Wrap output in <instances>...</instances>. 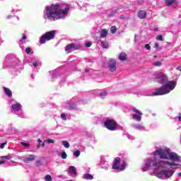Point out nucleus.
I'll list each match as a JSON object with an SVG mask.
<instances>
[{
	"instance_id": "1",
	"label": "nucleus",
	"mask_w": 181,
	"mask_h": 181,
	"mask_svg": "<svg viewBox=\"0 0 181 181\" xmlns=\"http://www.w3.org/2000/svg\"><path fill=\"white\" fill-rule=\"evenodd\" d=\"M70 11V8L67 7L62 9L59 4H52L50 6L46 7V16L47 19L52 21H59V19H64L67 12Z\"/></svg>"
},
{
	"instance_id": "2",
	"label": "nucleus",
	"mask_w": 181,
	"mask_h": 181,
	"mask_svg": "<svg viewBox=\"0 0 181 181\" xmlns=\"http://www.w3.org/2000/svg\"><path fill=\"white\" fill-rule=\"evenodd\" d=\"M153 166H156L158 169L162 168H168L169 166L170 169H177L181 167V161L180 159H168V161H158V160H153Z\"/></svg>"
},
{
	"instance_id": "3",
	"label": "nucleus",
	"mask_w": 181,
	"mask_h": 181,
	"mask_svg": "<svg viewBox=\"0 0 181 181\" xmlns=\"http://www.w3.org/2000/svg\"><path fill=\"white\" fill-rule=\"evenodd\" d=\"M153 156H159L160 159H180V156L175 152H170V148H159L152 153ZM169 156V158H168Z\"/></svg>"
},
{
	"instance_id": "4",
	"label": "nucleus",
	"mask_w": 181,
	"mask_h": 181,
	"mask_svg": "<svg viewBox=\"0 0 181 181\" xmlns=\"http://www.w3.org/2000/svg\"><path fill=\"white\" fill-rule=\"evenodd\" d=\"M176 87V83L175 81H170L168 83L162 86L160 88H157L153 95H165V94H169L172 90Z\"/></svg>"
},
{
	"instance_id": "5",
	"label": "nucleus",
	"mask_w": 181,
	"mask_h": 181,
	"mask_svg": "<svg viewBox=\"0 0 181 181\" xmlns=\"http://www.w3.org/2000/svg\"><path fill=\"white\" fill-rule=\"evenodd\" d=\"M54 36H56V30H53L45 33L40 39L41 44L43 45L46 43V40H52V39H54Z\"/></svg>"
},
{
	"instance_id": "6",
	"label": "nucleus",
	"mask_w": 181,
	"mask_h": 181,
	"mask_svg": "<svg viewBox=\"0 0 181 181\" xmlns=\"http://www.w3.org/2000/svg\"><path fill=\"white\" fill-rule=\"evenodd\" d=\"M105 128L109 129V131H117L118 129V124L115 122V120L110 119L109 118L106 119L104 122Z\"/></svg>"
},
{
	"instance_id": "7",
	"label": "nucleus",
	"mask_w": 181,
	"mask_h": 181,
	"mask_svg": "<svg viewBox=\"0 0 181 181\" xmlns=\"http://www.w3.org/2000/svg\"><path fill=\"white\" fill-rule=\"evenodd\" d=\"M112 169H117L118 170H124L127 168V163L125 161L121 165V161L119 160H115L112 164Z\"/></svg>"
},
{
	"instance_id": "8",
	"label": "nucleus",
	"mask_w": 181,
	"mask_h": 181,
	"mask_svg": "<svg viewBox=\"0 0 181 181\" xmlns=\"http://www.w3.org/2000/svg\"><path fill=\"white\" fill-rule=\"evenodd\" d=\"M156 78L160 84H166L168 83V76L163 73L156 74Z\"/></svg>"
},
{
	"instance_id": "9",
	"label": "nucleus",
	"mask_w": 181,
	"mask_h": 181,
	"mask_svg": "<svg viewBox=\"0 0 181 181\" xmlns=\"http://www.w3.org/2000/svg\"><path fill=\"white\" fill-rule=\"evenodd\" d=\"M107 66L110 71H111V73H114V71L117 70V60L110 59L107 63Z\"/></svg>"
},
{
	"instance_id": "10",
	"label": "nucleus",
	"mask_w": 181,
	"mask_h": 181,
	"mask_svg": "<svg viewBox=\"0 0 181 181\" xmlns=\"http://www.w3.org/2000/svg\"><path fill=\"white\" fill-rule=\"evenodd\" d=\"M160 175L165 176V177H170L173 175V171L172 170H163L160 171Z\"/></svg>"
},
{
	"instance_id": "11",
	"label": "nucleus",
	"mask_w": 181,
	"mask_h": 181,
	"mask_svg": "<svg viewBox=\"0 0 181 181\" xmlns=\"http://www.w3.org/2000/svg\"><path fill=\"white\" fill-rule=\"evenodd\" d=\"M22 110L21 103H16L11 105V112H18Z\"/></svg>"
},
{
	"instance_id": "12",
	"label": "nucleus",
	"mask_w": 181,
	"mask_h": 181,
	"mask_svg": "<svg viewBox=\"0 0 181 181\" xmlns=\"http://www.w3.org/2000/svg\"><path fill=\"white\" fill-rule=\"evenodd\" d=\"M119 60L120 62H127V60H128V56L127 55V53L121 52L119 54Z\"/></svg>"
},
{
	"instance_id": "13",
	"label": "nucleus",
	"mask_w": 181,
	"mask_h": 181,
	"mask_svg": "<svg viewBox=\"0 0 181 181\" xmlns=\"http://www.w3.org/2000/svg\"><path fill=\"white\" fill-rule=\"evenodd\" d=\"M108 35V30L107 29H102L100 32V37L101 39H105Z\"/></svg>"
},
{
	"instance_id": "14",
	"label": "nucleus",
	"mask_w": 181,
	"mask_h": 181,
	"mask_svg": "<svg viewBox=\"0 0 181 181\" xmlns=\"http://www.w3.org/2000/svg\"><path fill=\"white\" fill-rule=\"evenodd\" d=\"M3 90H4L6 95H7V97H8L9 98H11V97H12V90H11L9 88H8L5 86L3 87Z\"/></svg>"
},
{
	"instance_id": "15",
	"label": "nucleus",
	"mask_w": 181,
	"mask_h": 181,
	"mask_svg": "<svg viewBox=\"0 0 181 181\" xmlns=\"http://www.w3.org/2000/svg\"><path fill=\"white\" fill-rule=\"evenodd\" d=\"M138 17L139 19H145L146 18V11L141 10L138 13Z\"/></svg>"
},
{
	"instance_id": "16",
	"label": "nucleus",
	"mask_w": 181,
	"mask_h": 181,
	"mask_svg": "<svg viewBox=\"0 0 181 181\" xmlns=\"http://www.w3.org/2000/svg\"><path fill=\"white\" fill-rule=\"evenodd\" d=\"M165 3L167 6H170V5H173V4L177 5V1H176V0H165Z\"/></svg>"
},
{
	"instance_id": "17",
	"label": "nucleus",
	"mask_w": 181,
	"mask_h": 181,
	"mask_svg": "<svg viewBox=\"0 0 181 181\" xmlns=\"http://www.w3.org/2000/svg\"><path fill=\"white\" fill-rule=\"evenodd\" d=\"M83 179L86 180H93L94 179V177H93V175L91 174H85L83 175Z\"/></svg>"
},
{
	"instance_id": "18",
	"label": "nucleus",
	"mask_w": 181,
	"mask_h": 181,
	"mask_svg": "<svg viewBox=\"0 0 181 181\" xmlns=\"http://www.w3.org/2000/svg\"><path fill=\"white\" fill-rule=\"evenodd\" d=\"M100 45L103 47V49H108L110 47V45L108 44V42L107 41H101Z\"/></svg>"
},
{
	"instance_id": "19",
	"label": "nucleus",
	"mask_w": 181,
	"mask_h": 181,
	"mask_svg": "<svg viewBox=\"0 0 181 181\" xmlns=\"http://www.w3.org/2000/svg\"><path fill=\"white\" fill-rule=\"evenodd\" d=\"M141 115H136V114L132 115L133 119L138 121V122H141V120L142 119V117H141Z\"/></svg>"
},
{
	"instance_id": "20",
	"label": "nucleus",
	"mask_w": 181,
	"mask_h": 181,
	"mask_svg": "<svg viewBox=\"0 0 181 181\" xmlns=\"http://www.w3.org/2000/svg\"><path fill=\"white\" fill-rule=\"evenodd\" d=\"M72 50H80L81 45L78 44L71 43Z\"/></svg>"
},
{
	"instance_id": "21",
	"label": "nucleus",
	"mask_w": 181,
	"mask_h": 181,
	"mask_svg": "<svg viewBox=\"0 0 181 181\" xmlns=\"http://www.w3.org/2000/svg\"><path fill=\"white\" fill-rule=\"evenodd\" d=\"M71 50H73L71 43L65 47V52L70 53L71 52Z\"/></svg>"
},
{
	"instance_id": "22",
	"label": "nucleus",
	"mask_w": 181,
	"mask_h": 181,
	"mask_svg": "<svg viewBox=\"0 0 181 181\" xmlns=\"http://www.w3.org/2000/svg\"><path fill=\"white\" fill-rule=\"evenodd\" d=\"M69 172L74 175H76V173H77V169H76V167L74 166H69Z\"/></svg>"
},
{
	"instance_id": "23",
	"label": "nucleus",
	"mask_w": 181,
	"mask_h": 181,
	"mask_svg": "<svg viewBox=\"0 0 181 181\" xmlns=\"http://www.w3.org/2000/svg\"><path fill=\"white\" fill-rule=\"evenodd\" d=\"M62 144L65 148H66V149H69V148H70V144H69L67 141H63Z\"/></svg>"
},
{
	"instance_id": "24",
	"label": "nucleus",
	"mask_w": 181,
	"mask_h": 181,
	"mask_svg": "<svg viewBox=\"0 0 181 181\" xmlns=\"http://www.w3.org/2000/svg\"><path fill=\"white\" fill-rule=\"evenodd\" d=\"M118 11H119V8H117L116 10H112L110 12L109 15L110 16H112L113 15H115V13H117V12H118Z\"/></svg>"
},
{
	"instance_id": "25",
	"label": "nucleus",
	"mask_w": 181,
	"mask_h": 181,
	"mask_svg": "<svg viewBox=\"0 0 181 181\" xmlns=\"http://www.w3.org/2000/svg\"><path fill=\"white\" fill-rule=\"evenodd\" d=\"M153 65L156 66V67H160V66H162V62L157 61L153 62Z\"/></svg>"
},
{
	"instance_id": "26",
	"label": "nucleus",
	"mask_w": 181,
	"mask_h": 181,
	"mask_svg": "<svg viewBox=\"0 0 181 181\" xmlns=\"http://www.w3.org/2000/svg\"><path fill=\"white\" fill-rule=\"evenodd\" d=\"M45 181H52L53 180V178H52V176L50 175H47L45 177Z\"/></svg>"
},
{
	"instance_id": "27",
	"label": "nucleus",
	"mask_w": 181,
	"mask_h": 181,
	"mask_svg": "<svg viewBox=\"0 0 181 181\" xmlns=\"http://www.w3.org/2000/svg\"><path fill=\"white\" fill-rule=\"evenodd\" d=\"M110 31H111V33H116V32H117V27L112 26L110 28Z\"/></svg>"
},
{
	"instance_id": "28",
	"label": "nucleus",
	"mask_w": 181,
	"mask_h": 181,
	"mask_svg": "<svg viewBox=\"0 0 181 181\" xmlns=\"http://www.w3.org/2000/svg\"><path fill=\"white\" fill-rule=\"evenodd\" d=\"M2 158H4V159H12V158H15V156L12 154V155H8V156H4Z\"/></svg>"
},
{
	"instance_id": "29",
	"label": "nucleus",
	"mask_w": 181,
	"mask_h": 181,
	"mask_svg": "<svg viewBox=\"0 0 181 181\" xmlns=\"http://www.w3.org/2000/svg\"><path fill=\"white\" fill-rule=\"evenodd\" d=\"M61 158H62V159H66L67 158V153H66V151L62 153Z\"/></svg>"
},
{
	"instance_id": "30",
	"label": "nucleus",
	"mask_w": 181,
	"mask_h": 181,
	"mask_svg": "<svg viewBox=\"0 0 181 181\" xmlns=\"http://www.w3.org/2000/svg\"><path fill=\"white\" fill-rule=\"evenodd\" d=\"M32 52V49L30 47L25 48V53L27 54H30V52Z\"/></svg>"
},
{
	"instance_id": "31",
	"label": "nucleus",
	"mask_w": 181,
	"mask_h": 181,
	"mask_svg": "<svg viewBox=\"0 0 181 181\" xmlns=\"http://www.w3.org/2000/svg\"><path fill=\"white\" fill-rule=\"evenodd\" d=\"M80 151H76L75 152H74V155L76 156V158H78L80 156Z\"/></svg>"
},
{
	"instance_id": "32",
	"label": "nucleus",
	"mask_w": 181,
	"mask_h": 181,
	"mask_svg": "<svg viewBox=\"0 0 181 181\" xmlns=\"http://www.w3.org/2000/svg\"><path fill=\"white\" fill-rule=\"evenodd\" d=\"M156 40H160V42H162L163 40V37L162 36V35H158Z\"/></svg>"
},
{
	"instance_id": "33",
	"label": "nucleus",
	"mask_w": 181,
	"mask_h": 181,
	"mask_svg": "<svg viewBox=\"0 0 181 181\" xmlns=\"http://www.w3.org/2000/svg\"><path fill=\"white\" fill-rule=\"evenodd\" d=\"M91 45H93V42H88L85 44L86 47H91Z\"/></svg>"
},
{
	"instance_id": "34",
	"label": "nucleus",
	"mask_w": 181,
	"mask_h": 181,
	"mask_svg": "<svg viewBox=\"0 0 181 181\" xmlns=\"http://www.w3.org/2000/svg\"><path fill=\"white\" fill-rule=\"evenodd\" d=\"M105 95H107V92H105V91H103V92H102V93H100V97H101L102 98H105Z\"/></svg>"
},
{
	"instance_id": "35",
	"label": "nucleus",
	"mask_w": 181,
	"mask_h": 181,
	"mask_svg": "<svg viewBox=\"0 0 181 181\" xmlns=\"http://www.w3.org/2000/svg\"><path fill=\"white\" fill-rule=\"evenodd\" d=\"M133 111L134 112H136V114H138L139 115H142V113H141V112H139L136 108H134Z\"/></svg>"
},
{
	"instance_id": "36",
	"label": "nucleus",
	"mask_w": 181,
	"mask_h": 181,
	"mask_svg": "<svg viewBox=\"0 0 181 181\" xmlns=\"http://www.w3.org/2000/svg\"><path fill=\"white\" fill-rule=\"evenodd\" d=\"M61 118L62 119H64V121H67V117H66L65 114H61Z\"/></svg>"
},
{
	"instance_id": "37",
	"label": "nucleus",
	"mask_w": 181,
	"mask_h": 181,
	"mask_svg": "<svg viewBox=\"0 0 181 181\" xmlns=\"http://www.w3.org/2000/svg\"><path fill=\"white\" fill-rule=\"evenodd\" d=\"M36 156H35L34 155H29L26 159H35Z\"/></svg>"
},
{
	"instance_id": "38",
	"label": "nucleus",
	"mask_w": 181,
	"mask_h": 181,
	"mask_svg": "<svg viewBox=\"0 0 181 181\" xmlns=\"http://www.w3.org/2000/svg\"><path fill=\"white\" fill-rule=\"evenodd\" d=\"M144 47L146 50H151V45L149 44H146Z\"/></svg>"
},
{
	"instance_id": "39",
	"label": "nucleus",
	"mask_w": 181,
	"mask_h": 181,
	"mask_svg": "<svg viewBox=\"0 0 181 181\" xmlns=\"http://www.w3.org/2000/svg\"><path fill=\"white\" fill-rule=\"evenodd\" d=\"M36 165H37V166H42V165H43V163H42V161H41L40 160H37V161L36 162Z\"/></svg>"
},
{
	"instance_id": "40",
	"label": "nucleus",
	"mask_w": 181,
	"mask_h": 181,
	"mask_svg": "<svg viewBox=\"0 0 181 181\" xmlns=\"http://www.w3.org/2000/svg\"><path fill=\"white\" fill-rule=\"evenodd\" d=\"M7 142L5 141L4 143H2L0 146V149H4L5 148V145H6Z\"/></svg>"
},
{
	"instance_id": "41",
	"label": "nucleus",
	"mask_w": 181,
	"mask_h": 181,
	"mask_svg": "<svg viewBox=\"0 0 181 181\" xmlns=\"http://www.w3.org/2000/svg\"><path fill=\"white\" fill-rule=\"evenodd\" d=\"M21 144L23 146H30V144H29V143L22 142Z\"/></svg>"
},
{
	"instance_id": "42",
	"label": "nucleus",
	"mask_w": 181,
	"mask_h": 181,
	"mask_svg": "<svg viewBox=\"0 0 181 181\" xmlns=\"http://www.w3.org/2000/svg\"><path fill=\"white\" fill-rule=\"evenodd\" d=\"M47 144H54V140H53V139H47Z\"/></svg>"
},
{
	"instance_id": "43",
	"label": "nucleus",
	"mask_w": 181,
	"mask_h": 181,
	"mask_svg": "<svg viewBox=\"0 0 181 181\" xmlns=\"http://www.w3.org/2000/svg\"><path fill=\"white\" fill-rule=\"evenodd\" d=\"M27 37H26V35H25V33L22 34V40H26Z\"/></svg>"
},
{
	"instance_id": "44",
	"label": "nucleus",
	"mask_w": 181,
	"mask_h": 181,
	"mask_svg": "<svg viewBox=\"0 0 181 181\" xmlns=\"http://www.w3.org/2000/svg\"><path fill=\"white\" fill-rule=\"evenodd\" d=\"M32 160H33V159H27V160H24L25 163H28L29 162H32Z\"/></svg>"
},
{
	"instance_id": "45",
	"label": "nucleus",
	"mask_w": 181,
	"mask_h": 181,
	"mask_svg": "<svg viewBox=\"0 0 181 181\" xmlns=\"http://www.w3.org/2000/svg\"><path fill=\"white\" fill-rule=\"evenodd\" d=\"M136 128L137 129H142V128H144L142 126H141V125H136Z\"/></svg>"
},
{
	"instance_id": "46",
	"label": "nucleus",
	"mask_w": 181,
	"mask_h": 181,
	"mask_svg": "<svg viewBox=\"0 0 181 181\" xmlns=\"http://www.w3.org/2000/svg\"><path fill=\"white\" fill-rule=\"evenodd\" d=\"M119 19H126V17H125V16H124V15H121V16H119Z\"/></svg>"
},
{
	"instance_id": "47",
	"label": "nucleus",
	"mask_w": 181,
	"mask_h": 181,
	"mask_svg": "<svg viewBox=\"0 0 181 181\" xmlns=\"http://www.w3.org/2000/svg\"><path fill=\"white\" fill-rule=\"evenodd\" d=\"M33 65L34 66V67H37V62H33Z\"/></svg>"
},
{
	"instance_id": "48",
	"label": "nucleus",
	"mask_w": 181,
	"mask_h": 181,
	"mask_svg": "<svg viewBox=\"0 0 181 181\" xmlns=\"http://www.w3.org/2000/svg\"><path fill=\"white\" fill-rule=\"evenodd\" d=\"M155 47H156V49H159V44L156 43L155 44Z\"/></svg>"
},
{
	"instance_id": "49",
	"label": "nucleus",
	"mask_w": 181,
	"mask_h": 181,
	"mask_svg": "<svg viewBox=\"0 0 181 181\" xmlns=\"http://www.w3.org/2000/svg\"><path fill=\"white\" fill-rule=\"evenodd\" d=\"M178 119H179V121H180V122H181V113H179L178 114Z\"/></svg>"
},
{
	"instance_id": "50",
	"label": "nucleus",
	"mask_w": 181,
	"mask_h": 181,
	"mask_svg": "<svg viewBox=\"0 0 181 181\" xmlns=\"http://www.w3.org/2000/svg\"><path fill=\"white\" fill-rule=\"evenodd\" d=\"M5 163V160H0V165Z\"/></svg>"
},
{
	"instance_id": "51",
	"label": "nucleus",
	"mask_w": 181,
	"mask_h": 181,
	"mask_svg": "<svg viewBox=\"0 0 181 181\" xmlns=\"http://www.w3.org/2000/svg\"><path fill=\"white\" fill-rule=\"evenodd\" d=\"M38 142H39V144H42V140H40V139H38Z\"/></svg>"
},
{
	"instance_id": "52",
	"label": "nucleus",
	"mask_w": 181,
	"mask_h": 181,
	"mask_svg": "<svg viewBox=\"0 0 181 181\" xmlns=\"http://www.w3.org/2000/svg\"><path fill=\"white\" fill-rule=\"evenodd\" d=\"M178 176L181 177V173H178Z\"/></svg>"
},
{
	"instance_id": "53",
	"label": "nucleus",
	"mask_w": 181,
	"mask_h": 181,
	"mask_svg": "<svg viewBox=\"0 0 181 181\" xmlns=\"http://www.w3.org/2000/svg\"><path fill=\"white\" fill-rule=\"evenodd\" d=\"M85 71L86 72V73H88V71H90L88 69H85Z\"/></svg>"
},
{
	"instance_id": "54",
	"label": "nucleus",
	"mask_w": 181,
	"mask_h": 181,
	"mask_svg": "<svg viewBox=\"0 0 181 181\" xmlns=\"http://www.w3.org/2000/svg\"><path fill=\"white\" fill-rule=\"evenodd\" d=\"M177 70H180V66H178V67L177 68Z\"/></svg>"
},
{
	"instance_id": "55",
	"label": "nucleus",
	"mask_w": 181,
	"mask_h": 181,
	"mask_svg": "<svg viewBox=\"0 0 181 181\" xmlns=\"http://www.w3.org/2000/svg\"><path fill=\"white\" fill-rule=\"evenodd\" d=\"M153 57H154V59H156V57H158V56L154 55Z\"/></svg>"
},
{
	"instance_id": "56",
	"label": "nucleus",
	"mask_w": 181,
	"mask_h": 181,
	"mask_svg": "<svg viewBox=\"0 0 181 181\" xmlns=\"http://www.w3.org/2000/svg\"><path fill=\"white\" fill-rule=\"evenodd\" d=\"M42 146L44 148V146H45V143H42Z\"/></svg>"
},
{
	"instance_id": "57",
	"label": "nucleus",
	"mask_w": 181,
	"mask_h": 181,
	"mask_svg": "<svg viewBox=\"0 0 181 181\" xmlns=\"http://www.w3.org/2000/svg\"><path fill=\"white\" fill-rule=\"evenodd\" d=\"M155 30V32H157V30H158V28H155V30Z\"/></svg>"
},
{
	"instance_id": "58",
	"label": "nucleus",
	"mask_w": 181,
	"mask_h": 181,
	"mask_svg": "<svg viewBox=\"0 0 181 181\" xmlns=\"http://www.w3.org/2000/svg\"><path fill=\"white\" fill-rule=\"evenodd\" d=\"M115 159H119V157H117V158H115Z\"/></svg>"
},
{
	"instance_id": "59",
	"label": "nucleus",
	"mask_w": 181,
	"mask_h": 181,
	"mask_svg": "<svg viewBox=\"0 0 181 181\" xmlns=\"http://www.w3.org/2000/svg\"><path fill=\"white\" fill-rule=\"evenodd\" d=\"M11 162H12V163H15V162H14V161H13V160H11Z\"/></svg>"
},
{
	"instance_id": "60",
	"label": "nucleus",
	"mask_w": 181,
	"mask_h": 181,
	"mask_svg": "<svg viewBox=\"0 0 181 181\" xmlns=\"http://www.w3.org/2000/svg\"><path fill=\"white\" fill-rule=\"evenodd\" d=\"M44 18L46 19V16H44Z\"/></svg>"
}]
</instances>
